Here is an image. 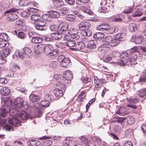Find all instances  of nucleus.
Listing matches in <instances>:
<instances>
[{"label": "nucleus", "mask_w": 146, "mask_h": 146, "mask_svg": "<svg viewBox=\"0 0 146 146\" xmlns=\"http://www.w3.org/2000/svg\"><path fill=\"white\" fill-rule=\"evenodd\" d=\"M126 35L125 33H118L114 35L113 38L111 40L110 42V46H116L118 43V40H123L125 39Z\"/></svg>", "instance_id": "f257e3e1"}, {"label": "nucleus", "mask_w": 146, "mask_h": 146, "mask_svg": "<svg viewBox=\"0 0 146 146\" xmlns=\"http://www.w3.org/2000/svg\"><path fill=\"white\" fill-rule=\"evenodd\" d=\"M18 9L15 8L10 9L9 10L6 11L4 14L6 15L7 14H8L7 15V20L11 21H13L16 20L18 18V15L15 13L13 12H17Z\"/></svg>", "instance_id": "f03ea898"}, {"label": "nucleus", "mask_w": 146, "mask_h": 146, "mask_svg": "<svg viewBox=\"0 0 146 146\" xmlns=\"http://www.w3.org/2000/svg\"><path fill=\"white\" fill-rule=\"evenodd\" d=\"M34 24L35 25V27L37 30L44 31L47 29L45 27L46 23L41 17L37 21L34 22Z\"/></svg>", "instance_id": "7ed1b4c3"}, {"label": "nucleus", "mask_w": 146, "mask_h": 146, "mask_svg": "<svg viewBox=\"0 0 146 146\" xmlns=\"http://www.w3.org/2000/svg\"><path fill=\"white\" fill-rule=\"evenodd\" d=\"M58 59L60 61V66L63 67L68 68L70 65L71 61L68 58L65 57L63 55H60L58 56Z\"/></svg>", "instance_id": "20e7f679"}, {"label": "nucleus", "mask_w": 146, "mask_h": 146, "mask_svg": "<svg viewBox=\"0 0 146 146\" xmlns=\"http://www.w3.org/2000/svg\"><path fill=\"white\" fill-rule=\"evenodd\" d=\"M45 45L44 44L39 43L34 47V52L36 54H39L45 51Z\"/></svg>", "instance_id": "39448f33"}, {"label": "nucleus", "mask_w": 146, "mask_h": 146, "mask_svg": "<svg viewBox=\"0 0 146 146\" xmlns=\"http://www.w3.org/2000/svg\"><path fill=\"white\" fill-rule=\"evenodd\" d=\"M12 106L8 104H4L1 107V115L3 117H5L7 114L11 111V108Z\"/></svg>", "instance_id": "423d86ee"}, {"label": "nucleus", "mask_w": 146, "mask_h": 146, "mask_svg": "<svg viewBox=\"0 0 146 146\" xmlns=\"http://www.w3.org/2000/svg\"><path fill=\"white\" fill-rule=\"evenodd\" d=\"M24 103V100L21 97H18L15 100L14 106L16 108L20 109L23 106Z\"/></svg>", "instance_id": "0eeeda50"}, {"label": "nucleus", "mask_w": 146, "mask_h": 146, "mask_svg": "<svg viewBox=\"0 0 146 146\" xmlns=\"http://www.w3.org/2000/svg\"><path fill=\"white\" fill-rule=\"evenodd\" d=\"M68 25L65 23H62L60 24L58 28V31L59 33L64 34L66 32H68Z\"/></svg>", "instance_id": "6e6552de"}, {"label": "nucleus", "mask_w": 146, "mask_h": 146, "mask_svg": "<svg viewBox=\"0 0 146 146\" xmlns=\"http://www.w3.org/2000/svg\"><path fill=\"white\" fill-rule=\"evenodd\" d=\"M9 121L10 124L16 127H18L21 125L20 121L13 116L9 118Z\"/></svg>", "instance_id": "1a4fd4ad"}, {"label": "nucleus", "mask_w": 146, "mask_h": 146, "mask_svg": "<svg viewBox=\"0 0 146 146\" xmlns=\"http://www.w3.org/2000/svg\"><path fill=\"white\" fill-rule=\"evenodd\" d=\"M78 26L80 30L83 31L86 28L89 29L91 25L89 22L83 21L81 22L78 24Z\"/></svg>", "instance_id": "9d476101"}, {"label": "nucleus", "mask_w": 146, "mask_h": 146, "mask_svg": "<svg viewBox=\"0 0 146 146\" xmlns=\"http://www.w3.org/2000/svg\"><path fill=\"white\" fill-rule=\"evenodd\" d=\"M98 41L96 40H90L87 45V47L90 49H93L97 47Z\"/></svg>", "instance_id": "9b49d317"}, {"label": "nucleus", "mask_w": 146, "mask_h": 146, "mask_svg": "<svg viewBox=\"0 0 146 146\" xmlns=\"http://www.w3.org/2000/svg\"><path fill=\"white\" fill-rule=\"evenodd\" d=\"M138 57L137 54H132L131 55L129 60H128V62H130L132 65H135L137 64L136 60H137Z\"/></svg>", "instance_id": "f8f14e48"}, {"label": "nucleus", "mask_w": 146, "mask_h": 146, "mask_svg": "<svg viewBox=\"0 0 146 146\" xmlns=\"http://www.w3.org/2000/svg\"><path fill=\"white\" fill-rule=\"evenodd\" d=\"M116 113L120 115L124 116L126 115L128 113L127 110L125 107H121L118 109V110L116 112Z\"/></svg>", "instance_id": "ddd939ff"}, {"label": "nucleus", "mask_w": 146, "mask_h": 146, "mask_svg": "<svg viewBox=\"0 0 146 146\" xmlns=\"http://www.w3.org/2000/svg\"><path fill=\"white\" fill-rule=\"evenodd\" d=\"M59 12L62 15H63L67 14L70 12L68 8L67 7H61L58 10Z\"/></svg>", "instance_id": "4468645a"}, {"label": "nucleus", "mask_w": 146, "mask_h": 146, "mask_svg": "<svg viewBox=\"0 0 146 146\" xmlns=\"http://www.w3.org/2000/svg\"><path fill=\"white\" fill-rule=\"evenodd\" d=\"M64 75L65 79L67 81H70L73 77L72 73L69 70L66 71L65 73H64Z\"/></svg>", "instance_id": "2eb2a0df"}, {"label": "nucleus", "mask_w": 146, "mask_h": 146, "mask_svg": "<svg viewBox=\"0 0 146 146\" xmlns=\"http://www.w3.org/2000/svg\"><path fill=\"white\" fill-rule=\"evenodd\" d=\"M63 92L62 90L58 88H56L53 91L54 94L58 99L62 96Z\"/></svg>", "instance_id": "dca6fc26"}, {"label": "nucleus", "mask_w": 146, "mask_h": 146, "mask_svg": "<svg viewBox=\"0 0 146 146\" xmlns=\"http://www.w3.org/2000/svg\"><path fill=\"white\" fill-rule=\"evenodd\" d=\"M0 92L2 95L7 96L10 93V91L7 87L5 86L1 88Z\"/></svg>", "instance_id": "f3484780"}, {"label": "nucleus", "mask_w": 146, "mask_h": 146, "mask_svg": "<svg viewBox=\"0 0 146 146\" xmlns=\"http://www.w3.org/2000/svg\"><path fill=\"white\" fill-rule=\"evenodd\" d=\"M62 37V34L58 32L53 33L51 34V37L52 38L53 40H59Z\"/></svg>", "instance_id": "a211bd4d"}, {"label": "nucleus", "mask_w": 146, "mask_h": 146, "mask_svg": "<svg viewBox=\"0 0 146 146\" xmlns=\"http://www.w3.org/2000/svg\"><path fill=\"white\" fill-rule=\"evenodd\" d=\"M11 50L9 48H6L2 50L0 54L4 58H5L7 56L10 54Z\"/></svg>", "instance_id": "6ab92c4d"}, {"label": "nucleus", "mask_w": 146, "mask_h": 146, "mask_svg": "<svg viewBox=\"0 0 146 146\" xmlns=\"http://www.w3.org/2000/svg\"><path fill=\"white\" fill-rule=\"evenodd\" d=\"M17 113L23 120H25L28 118V114L23 111H21L19 113L18 112Z\"/></svg>", "instance_id": "aec40b11"}, {"label": "nucleus", "mask_w": 146, "mask_h": 146, "mask_svg": "<svg viewBox=\"0 0 146 146\" xmlns=\"http://www.w3.org/2000/svg\"><path fill=\"white\" fill-rule=\"evenodd\" d=\"M59 54L58 51L56 49H53V50L50 52L48 53L47 54V55L49 57H51L53 58H54L58 55Z\"/></svg>", "instance_id": "412c9836"}, {"label": "nucleus", "mask_w": 146, "mask_h": 146, "mask_svg": "<svg viewBox=\"0 0 146 146\" xmlns=\"http://www.w3.org/2000/svg\"><path fill=\"white\" fill-rule=\"evenodd\" d=\"M104 37V35L100 32L97 33L93 35V37L97 40H100Z\"/></svg>", "instance_id": "4be33fe9"}, {"label": "nucleus", "mask_w": 146, "mask_h": 146, "mask_svg": "<svg viewBox=\"0 0 146 146\" xmlns=\"http://www.w3.org/2000/svg\"><path fill=\"white\" fill-rule=\"evenodd\" d=\"M137 94L139 97L143 98L146 94V88L141 89L137 91Z\"/></svg>", "instance_id": "5701e85b"}, {"label": "nucleus", "mask_w": 146, "mask_h": 146, "mask_svg": "<svg viewBox=\"0 0 146 146\" xmlns=\"http://www.w3.org/2000/svg\"><path fill=\"white\" fill-rule=\"evenodd\" d=\"M30 100L33 102H36L40 100L39 97L37 95L31 94L29 96Z\"/></svg>", "instance_id": "b1692460"}, {"label": "nucleus", "mask_w": 146, "mask_h": 146, "mask_svg": "<svg viewBox=\"0 0 146 146\" xmlns=\"http://www.w3.org/2000/svg\"><path fill=\"white\" fill-rule=\"evenodd\" d=\"M85 47V44L82 42H77L75 45V47L78 50L83 49Z\"/></svg>", "instance_id": "393cba45"}, {"label": "nucleus", "mask_w": 146, "mask_h": 146, "mask_svg": "<svg viewBox=\"0 0 146 146\" xmlns=\"http://www.w3.org/2000/svg\"><path fill=\"white\" fill-rule=\"evenodd\" d=\"M66 19L67 21L69 22H74L76 21L75 16L72 14H68L66 16Z\"/></svg>", "instance_id": "a878e982"}, {"label": "nucleus", "mask_w": 146, "mask_h": 146, "mask_svg": "<svg viewBox=\"0 0 146 146\" xmlns=\"http://www.w3.org/2000/svg\"><path fill=\"white\" fill-rule=\"evenodd\" d=\"M139 6H136L135 8L136 12L133 15V17H136L138 16H140L142 15L143 14V13L141 11V10H138Z\"/></svg>", "instance_id": "bb28decb"}, {"label": "nucleus", "mask_w": 146, "mask_h": 146, "mask_svg": "<svg viewBox=\"0 0 146 146\" xmlns=\"http://www.w3.org/2000/svg\"><path fill=\"white\" fill-rule=\"evenodd\" d=\"M131 55L132 54H137L136 53H139L138 48L137 47L135 46L128 50Z\"/></svg>", "instance_id": "cd10ccee"}, {"label": "nucleus", "mask_w": 146, "mask_h": 146, "mask_svg": "<svg viewBox=\"0 0 146 146\" xmlns=\"http://www.w3.org/2000/svg\"><path fill=\"white\" fill-rule=\"evenodd\" d=\"M129 28L131 32L136 31L137 30L136 25L133 23H131L129 25Z\"/></svg>", "instance_id": "c85d7f7f"}, {"label": "nucleus", "mask_w": 146, "mask_h": 146, "mask_svg": "<svg viewBox=\"0 0 146 146\" xmlns=\"http://www.w3.org/2000/svg\"><path fill=\"white\" fill-rule=\"evenodd\" d=\"M53 48L52 46L50 44H46L45 45V51L46 52L47 54L48 53L50 52L53 50Z\"/></svg>", "instance_id": "c756f323"}, {"label": "nucleus", "mask_w": 146, "mask_h": 146, "mask_svg": "<svg viewBox=\"0 0 146 146\" xmlns=\"http://www.w3.org/2000/svg\"><path fill=\"white\" fill-rule=\"evenodd\" d=\"M0 39L1 40L7 41L9 40V38L7 34L3 33L0 34Z\"/></svg>", "instance_id": "7c9ffc66"}, {"label": "nucleus", "mask_w": 146, "mask_h": 146, "mask_svg": "<svg viewBox=\"0 0 146 146\" xmlns=\"http://www.w3.org/2000/svg\"><path fill=\"white\" fill-rule=\"evenodd\" d=\"M42 41V38L38 37L33 36L32 38V41L34 43H40Z\"/></svg>", "instance_id": "2f4dec72"}, {"label": "nucleus", "mask_w": 146, "mask_h": 146, "mask_svg": "<svg viewBox=\"0 0 146 146\" xmlns=\"http://www.w3.org/2000/svg\"><path fill=\"white\" fill-rule=\"evenodd\" d=\"M40 17H41L38 14L35 13L31 16V18L32 20L35 22L38 20Z\"/></svg>", "instance_id": "473e14b6"}, {"label": "nucleus", "mask_w": 146, "mask_h": 146, "mask_svg": "<svg viewBox=\"0 0 146 146\" xmlns=\"http://www.w3.org/2000/svg\"><path fill=\"white\" fill-rule=\"evenodd\" d=\"M44 98L45 100L48 101L49 102L50 101H52L54 100L53 96L51 94H46L44 96Z\"/></svg>", "instance_id": "72a5a7b5"}, {"label": "nucleus", "mask_w": 146, "mask_h": 146, "mask_svg": "<svg viewBox=\"0 0 146 146\" xmlns=\"http://www.w3.org/2000/svg\"><path fill=\"white\" fill-rule=\"evenodd\" d=\"M66 45L69 47H73L74 46L76 45V42L72 40L67 41L66 42Z\"/></svg>", "instance_id": "f704fd0d"}, {"label": "nucleus", "mask_w": 146, "mask_h": 146, "mask_svg": "<svg viewBox=\"0 0 146 146\" xmlns=\"http://www.w3.org/2000/svg\"><path fill=\"white\" fill-rule=\"evenodd\" d=\"M82 34L83 36H90L92 34V31L90 29H87L83 31Z\"/></svg>", "instance_id": "c9c22d12"}, {"label": "nucleus", "mask_w": 146, "mask_h": 146, "mask_svg": "<svg viewBox=\"0 0 146 146\" xmlns=\"http://www.w3.org/2000/svg\"><path fill=\"white\" fill-rule=\"evenodd\" d=\"M72 141L69 138H67L63 141V144L64 146H70Z\"/></svg>", "instance_id": "e433bc0d"}, {"label": "nucleus", "mask_w": 146, "mask_h": 146, "mask_svg": "<svg viewBox=\"0 0 146 146\" xmlns=\"http://www.w3.org/2000/svg\"><path fill=\"white\" fill-rule=\"evenodd\" d=\"M127 102L130 104H135L139 102L138 99L136 98H127Z\"/></svg>", "instance_id": "4c0bfd02"}, {"label": "nucleus", "mask_w": 146, "mask_h": 146, "mask_svg": "<svg viewBox=\"0 0 146 146\" xmlns=\"http://www.w3.org/2000/svg\"><path fill=\"white\" fill-rule=\"evenodd\" d=\"M41 17L46 22V21H50L52 19L50 15L44 14L42 15Z\"/></svg>", "instance_id": "58836bf2"}, {"label": "nucleus", "mask_w": 146, "mask_h": 146, "mask_svg": "<svg viewBox=\"0 0 146 146\" xmlns=\"http://www.w3.org/2000/svg\"><path fill=\"white\" fill-rule=\"evenodd\" d=\"M50 15L51 16V18H58L60 16V14L57 12L54 11H52L50 13Z\"/></svg>", "instance_id": "ea45409f"}, {"label": "nucleus", "mask_w": 146, "mask_h": 146, "mask_svg": "<svg viewBox=\"0 0 146 146\" xmlns=\"http://www.w3.org/2000/svg\"><path fill=\"white\" fill-rule=\"evenodd\" d=\"M4 103L5 104L12 106L13 102L11 98L9 97H6L4 100Z\"/></svg>", "instance_id": "a19ab883"}, {"label": "nucleus", "mask_w": 146, "mask_h": 146, "mask_svg": "<svg viewBox=\"0 0 146 146\" xmlns=\"http://www.w3.org/2000/svg\"><path fill=\"white\" fill-rule=\"evenodd\" d=\"M120 54L118 52L113 51L110 54V58L116 57H120Z\"/></svg>", "instance_id": "79ce46f5"}, {"label": "nucleus", "mask_w": 146, "mask_h": 146, "mask_svg": "<svg viewBox=\"0 0 146 146\" xmlns=\"http://www.w3.org/2000/svg\"><path fill=\"white\" fill-rule=\"evenodd\" d=\"M30 143L32 146H38L40 143V142L37 140H31L30 141Z\"/></svg>", "instance_id": "37998d69"}, {"label": "nucleus", "mask_w": 146, "mask_h": 146, "mask_svg": "<svg viewBox=\"0 0 146 146\" xmlns=\"http://www.w3.org/2000/svg\"><path fill=\"white\" fill-rule=\"evenodd\" d=\"M63 78L62 75L60 74H56L54 76V79L58 82H60Z\"/></svg>", "instance_id": "c03bdc74"}, {"label": "nucleus", "mask_w": 146, "mask_h": 146, "mask_svg": "<svg viewBox=\"0 0 146 146\" xmlns=\"http://www.w3.org/2000/svg\"><path fill=\"white\" fill-rule=\"evenodd\" d=\"M54 6L57 7H60L62 6L63 3L62 1L59 0H57L54 2Z\"/></svg>", "instance_id": "a18cd8bd"}, {"label": "nucleus", "mask_w": 146, "mask_h": 146, "mask_svg": "<svg viewBox=\"0 0 146 146\" xmlns=\"http://www.w3.org/2000/svg\"><path fill=\"white\" fill-rule=\"evenodd\" d=\"M56 85L58 86L57 88H60L63 91H65L66 89L65 86L64 84L61 83H57L56 84Z\"/></svg>", "instance_id": "49530a36"}, {"label": "nucleus", "mask_w": 146, "mask_h": 146, "mask_svg": "<svg viewBox=\"0 0 146 146\" xmlns=\"http://www.w3.org/2000/svg\"><path fill=\"white\" fill-rule=\"evenodd\" d=\"M127 120V122L129 125L132 124L134 122L133 118L131 116H129L125 118Z\"/></svg>", "instance_id": "de8ad7c7"}, {"label": "nucleus", "mask_w": 146, "mask_h": 146, "mask_svg": "<svg viewBox=\"0 0 146 146\" xmlns=\"http://www.w3.org/2000/svg\"><path fill=\"white\" fill-rule=\"evenodd\" d=\"M30 0H20L19 4L21 6H25L27 5L28 2Z\"/></svg>", "instance_id": "09e8293b"}, {"label": "nucleus", "mask_w": 146, "mask_h": 146, "mask_svg": "<svg viewBox=\"0 0 146 146\" xmlns=\"http://www.w3.org/2000/svg\"><path fill=\"white\" fill-rule=\"evenodd\" d=\"M50 103L48 101L45 100L42 101L41 102V105L42 106L44 107H47L49 106Z\"/></svg>", "instance_id": "8fccbe9b"}, {"label": "nucleus", "mask_w": 146, "mask_h": 146, "mask_svg": "<svg viewBox=\"0 0 146 146\" xmlns=\"http://www.w3.org/2000/svg\"><path fill=\"white\" fill-rule=\"evenodd\" d=\"M125 135L129 137V136L132 135L133 134V130L132 129H127L125 131Z\"/></svg>", "instance_id": "3c124183"}, {"label": "nucleus", "mask_w": 146, "mask_h": 146, "mask_svg": "<svg viewBox=\"0 0 146 146\" xmlns=\"http://www.w3.org/2000/svg\"><path fill=\"white\" fill-rule=\"evenodd\" d=\"M133 9L131 7H126L123 12L125 14H128L133 12Z\"/></svg>", "instance_id": "603ef678"}, {"label": "nucleus", "mask_w": 146, "mask_h": 146, "mask_svg": "<svg viewBox=\"0 0 146 146\" xmlns=\"http://www.w3.org/2000/svg\"><path fill=\"white\" fill-rule=\"evenodd\" d=\"M110 37L109 36L106 37L105 39L104 45L106 47L109 49V44L110 40L109 39Z\"/></svg>", "instance_id": "864d4df0"}, {"label": "nucleus", "mask_w": 146, "mask_h": 146, "mask_svg": "<svg viewBox=\"0 0 146 146\" xmlns=\"http://www.w3.org/2000/svg\"><path fill=\"white\" fill-rule=\"evenodd\" d=\"M13 146H23V143L19 140H17L14 141L13 143Z\"/></svg>", "instance_id": "5fc2aeb1"}, {"label": "nucleus", "mask_w": 146, "mask_h": 146, "mask_svg": "<svg viewBox=\"0 0 146 146\" xmlns=\"http://www.w3.org/2000/svg\"><path fill=\"white\" fill-rule=\"evenodd\" d=\"M82 143L84 144L85 146H89L90 142L86 138L83 137L81 139Z\"/></svg>", "instance_id": "6e6d98bb"}, {"label": "nucleus", "mask_w": 146, "mask_h": 146, "mask_svg": "<svg viewBox=\"0 0 146 146\" xmlns=\"http://www.w3.org/2000/svg\"><path fill=\"white\" fill-rule=\"evenodd\" d=\"M23 50L25 55H29V54H31V50L28 47L25 48Z\"/></svg>", "instance_id": "4d7b16f0"}, {"label": "nucleus", "mask_w": 146, "mask_h": 146, "mask_svg": "<svg viewBox=\"0 0 146 146\" xmlns=\"http://www.w3.org/2000/svg\"><path fill=\"white\" fill-rule=\"evenodd\" d=\"M36 106H37V107H36V108L37 109L36 110V111H35V113H37V116L39 117L41 115V113L42 112V110H41L39 108H38V107L39 106V105L38 104H36Z\"/></svg>", "instance_id": "13d9d810"}, {"label": "nucleus", "mask_w": 146, "mask_h": 146, "mask_svg": "<svg viewBox=\"0 0 146 146\" xmlns=\"http://www.w3.org/2000/svg\"><path fill=\"white\" fill-rule=\"evenodd\" d=\"M71 37V38H72V40H74V41L78 40L80 38L79 35L76 34H74L72 35Z\"/></svg>", "instance_id": "bf43d9fd"}, {"label": "nucleus", "mask_w": 146, "mask_h": 146, "mask_svg": "<svg viewBox=\"0 0 146 146\" xmlns=\"http://www.w3.org/2000/svg\"><path fill=\"white\" fill-rule=\"evenodd\" d=\"M58 65L57 62L56 61H51L50 64V68L54 69L56 68Z\"/></svg>", "instance_id": "052dcab7"}, {"label": "nucleus", "mask_w": 146, "mask_h": 146, "mask_svg": "<svg viewBox=\"0 0 146 146\" xmlns=\"http://www.w3.org/2000/svg\"><path fill=\"white\" fill-rule=\"evenodd\" d=\"M17 35L19 38L23 39H25L26 37L24 33L22 31L19 32Z\"/></svg>", "instance_id": "680f3d73"}, {"label": "nucleus", "mask_w": 146, "mask_h": 146, "mask_svg": "<svg viewBox=\"0 0 146 146\" xmlns=\"http://www.w3.org/2000/svg\"><path fill=\"white\" fill-rule=\"evenodd\" d=\"M31 0H30V1L28 2V5H30L31 6V7H32V6H34L36 7H37L38 6V4L37 3H36L35 2L30 1Z\"/></svg>", "instance_id": "e2e57ef3"}, {"label": "nucleus", "mask_w": 146, "mask_h": 146, "mask_svg": "<svg viewBox=\"0 0 146 146\" xmlns=\"http://www.w3.org/2000/svg\"><path fill=\"white\" fill-rule=\"evenodd\" d=\"M24 52L23 50H19L18 51V56H19V57L21 59H23L25 57V53L24 54Z\"/></svg>", "instance_id": "0e129e2a"}, {"label": "nucleus", "mask_w": 146, "mask_h": 146, "mask_svg": "<svg viewBox=\"0 0 146 146\" xmlns=\"http://www.w3.org/2000/svg\"><path fill=\"white\" fill-rule=\"evenodd\" d=\"M27 9L29 13L31 12H36L38 11L37 9L33 8L32 7L27 8Z\"/></svg>", "instance_id": "69168bd1"}, {"label": "nucleus", "mask_w": 146, "mask_h": 146, "mask_svg": "<svg viewBox=\"0 0 146 146\" xmlns=\"http://www.w3.org/2000/svg\"><path fill=\"white\" fill-rule=\"evenodd\" d=\"M52 142L51 140H47L44 142L42 145L44 146H49L52 144Z\"/></svg>", "instance_id": "338daca9"}, {"label": "nucleus", "mask_w": 146, "mask_h": 146, "mask_svg": "<svg viewBox=\"0 0 146 146\" xmlns=\"http://www.w3.org/2000/svg\"><path fill=\"white\" fill-rule=\"evenodd\" d=\"M127 54L125 51L123 52L120 54V58L122 60H124L125 61H127V57L126 55Z\"/></svg>", "instance_id": "774afa93"}]
</instances>
